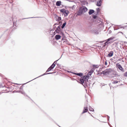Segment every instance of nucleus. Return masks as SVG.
Instances as JSON below:
<instances>
[{
  "instance_id": "f257e3e1",
  "label": "nucleus",
  "mask_w": 127,
  "mask_h": 127,
  "mask_svg": "<svg viewBox=\"0 0 127 127\" xmlns=\"http://www.w3.org/2000/svg\"><path fill=\"white\" fill-rule=\"evenodd\" d=\"M87 11V9L85 7L83 6L81 7L79 10L78 15H80L82 13H84Z\"/></svg>"
},
{
  "instance_id": "f03ea898",
  "label": "nucleus",
  "mask_w": 127,
  "mask_h": 127,
  "mask_svg": "<svg viewBox=\"0 0 127 127\" xmlns=\"http://www.w3.org/2000/svg\"><path fill=\"white\" fill-rule=\"evenodd\" d=\"M88 77L87 76H84L81 77L80 79V83L83 84L85 81H88Z\"/></svg>"
},
{
  "instance_id": "7ed1b4c3",
  "label": "nucleus",
  "mask_w": 127,
  "mask_h": 127,
  "mask_svg": "<svg viewBox=\"0 0 127 127\" xmlns=\"http://www.w3.org/2000/svg\"><path fill=\"white\" fill-rule=\"evenodd\" d=\"M60 11L64 15V16H66L68 15V10L64 9H63L61 10Z\"/></svg>"
},
{
  "instance_id": "20e7f679",
  "label": "nucleus",
  "mask_w": 127,
  "mask_h": 127,
  "mask_svg": "<svg viewBox=\"0 0 127 127\" xmlns=\"http://www.w3.org/2000/svg\"><path fill=\"white\" fill-rule=\"evenodd\" d=\"M116 66L117 67L122 71L123 72L124 71L123 68L122 67L121 65L119 64V63L116 64Z\"/></svg>"
},
{
  "instance_id": "39448f33",
  "label": "nucleus",
  "mask_w": 127,
  "mask_h": 127,
  "mask_svg": "<svg viewBox=\"0 0 127 127\" xmlns=\"http://www.w3.org/2000/svg\"><path fill=\"white\" fill-rule=\"evenodd\" d=\"M55 62L52 64V65L47 69V72H48L52 69L55 66V64H54Z\"/></svg>"
},
{
  "instance_id": "423d86ee",
  "label": "nucleus",
  "mask_w": 127,
  "mask_h": 127,
  "mask_svg": "<svg viewBox=\"0 0 127 127\" xmlns=\"http://www.w3.org/2000/svg\"><path fill=\"white\" fill-rule=\"evenodd\" d=\"M95 69L94 68H92L90 71L89 72L88 74L89 75H91L92 74L93 72Z\"/></svg>"
},
{
  "instance_id": "0eeeda50",
  "label": "nucleus",
  "mask_w": 127,
  "mask_h": 127,
  "mask_svg": "<svg viewBox=\"0 0 127 127\" xmlns=\"http://www.w3.org/2000/svg\"><path fill=\"white\" fill-rule=\"evenodd\" d=\"M88 110V107H85L84 108V110L82 113V114L85 113L87 112Z\"/></svg>"
},
{
  "instance_id": "6e6552de",
  "label": "nucleus",
  "mask_w": 127,
  "mask_h": 127,
  "mask_svg": "<svg viewBox=\"0 0 127 127\" xmlns=\"http://www.w3.org/2000/svg\"><path fill=\"white\" fill-rule=\"evenodd\" d=\"M101 0H100L97 1L96 5L98 6H101Z\"/></svg>"
},
{
  "instance_id": "1a4fd4ad",
  "label": "nucleus",
  "mask_w": 127,
  "mask_h": 127,
  "mask_svg": "<svg viewBox=\"0 0 127 127\" xmlns=\"http://www.w3.org/2000/svg\"><path fill=\"white\" fill-rule=\"evenodd\" d=\"M61 36L60 35H57L55 36V39L56 40H58L60 39L61 38Z\"/></svg>"
},
{
  "instance_id": "9d476101",
  "label": "nucleus",
  "mask_w": 127,
  "mask_h": 127,
  "mask_svg": "<svg viewBox=\"0 0 127 127\" xmlns=\"http://www.w3.org/2000/svg\"><path fill=\"white\" fill-rule=\"evenodd\" d=\"M113 51H111L109 53L108 55L109 57H110L113 56Z\"/></svg>"
},
{
  "instance_id": "9b49d317",
  "label": "nucleus",
  "mask_w": 127,
  "mask_h": 127,
  "mask_svg": "<svg viewBox=\"0 0 127 127\" xmlns=\"http://www.w3.org/2000/svg\"><path fill=\"white\" fill-rule=\"evenodd\" d=\"M61 1H57L56 3V5L58 6H60L61 5Z\"/></svg>"
},
{
  "instance_id": "f8f14e48",
  "label": "nucleus",
  "mask_w": 127,
  "mask_h": 127,
  "mask_svg": "<svg viewBox=\"0 0 127 127\" xmlns=\"http://www.w3.org/2000/svg\"><path fill=\"white\" fill-rule=\"evenodd\" d=\"M94 11L93 10H90L89 12V15H91L94 12Z\"/></svg>"
},
{
  "instance_id": "ddd939ff",
  "label": "nucleus",
  "mask_w": 127,
  "mask_h": 127,
  "mask_svg": "<svg viewBox=\"0 0 127 127\" xmlns=\"http://www.w3.org/2000/svg\"><path fill=\"white\" fill-rule=\"evenodd\" d=\"M102 73L104 75H106L108 73L107 71L106 70L104 71H103L102 72Z\"/></svg>"
},
{
  "instance_id": "4468645a",
  "label": "nucleus",
  "mask_w": 127,
  "mask_h": 127,
  "mask_svg": "<svg viewBox=\"0 0 127 127\" xmlns=\"http://www.w3.org/2000/svg\"><path fill=\"white\" fill-rule=\"evenodd\" d=\"M75 74L79 76H82L83 74L82 73H75Z\"/></svg>"
},
{
  "instance_id": "2eb2a0df",
  "label": "nucleus",
  "mask_w": 127,
  "mask_h": 127,
  "mask_svg": "<svg viewBox=\"0 0 127 127\" xmlns=\"http://www.w3.org/2000/svg\"><path fill=\"white\" fill-rule=\"evenodd\" d=\"M118 81H113V82H112V83L113 84H116L118 83Z\"/></svg>"
},
{
  "instance_id": "dca6fc26",
  "label": "nucleus",
  "mask_w": 127,
  "mask_h": 127,
  "mask_svg": "<svg viewBox=\"0 0 127 127\" xmlns=\"http://www.w3.org/2000/svg\"><path fill=\"white\" fill-rule=\"evenodd\" d=\"M89 109L90 111H94V109L91 107L89 108Z\"/></svg>"
},
{
  "instance_id": "f3484780",
  "label": "nucleus",
  "mask_w": 127,
  "mask_h": 127,
  "mask_svg": "<svg viewBox=\"0 0 127 127\" xmlns=\"http://www.w3.org/2000/svg\"><path fill=\"white\" fill-rule=\"evenodd\" d=\"M66 25V23L65 22L63 23V25H62V28H63Z\"/></svg>"
},
{
  "instance_id": "a211bd4d",
  "label": "nucleus",
  "mask_w": 127,
  "mask_h": 127,
  "mask_svg": "<svg viewBox=\"0 0 127 127\" xmlns=\"http://www.w3.org/2000/svg\"><path fill=\"white\" fill-rule=\"evenodd\" d=\"M113 38L112 37H111L109 38L107 40V41H110L111 40L113 39Z\"/></svg>"
},
{
  "instance_id": "6ab92c4d",
  "label": "nucleus",
  "mask_w": 127,
  "mask_h": 127,
  "mask_svg": "<svg viewBox=\"0 0 127 127\" xmlns=\"http://www.w3.org/2000/svg\"><path fill=\"white\" fill-rule=\"evenodd\" d=\"M108 41H106L104 43V45H103V47H105L106 45H107L108 43Z\"/></svg>"
},
{
  "instance_id": "aec40b11",
  "label": "nucleus",
  "mask_w": 127,
  "mask_h": 127,
  "mask_svg": "<svg viewBox=\"0 0 127 127\" xmlns=\"http://www.w3.org/2000/svg\"><path fill=\"white\" fill-rule=\"evenodd\" d=\"M124 76L126 77H127V71L124 74Z\"/></svg>"
},
{
  "instance_id": "412c9836",
  "label": "nucleus",
  "mask_w": 127,
  "mask_h": 127,
  "mask_svg": "<svg viewBox=\"0 0 127 127\" xmlns=\"http://www.w3.org/2000/svg\"><path fill=\"white\" fill-rule=\"evenodd\" d=\"M96 9L97 12H99V8H97Z\"/></svg>"
},
{
  "instance_id": "4be33fe9",
  "label": "nucleus",
  "mask_w": 127,
  "mask_h": 127,
  "mask_svg": "<svg viewBox=\"0 0 127 127\" xmlns=\"http://www.w3.org/2000/svg\"><path fill=\"white\" fill-rule=\"evenodd\" d=\"M96 16H93V18H94V19H95L96 18Z\"/></svg>"
},
{
  "instance_id": "5701e85b",
  "label": "nucleus",
  "mask_w": 127,
  "mask_h": 127,
  "mask_svg": "<svg viewBox=\"0 0 127 127\" xmlns=\"http://www.w3.org/2000/svg\"><path fill=\"white\" fill-rule=\"evenodd\" d=\"M61 20V18L60 17H59L58 18V20Z\"/></svg>"
},
{
  "instance_id": "b1692460",
  "label": "nucleus",
  "mask_w": 127,
  "mask_h": 127,
  "mask_svg": "<svg viewBox=\"0 0 127 127\" xmlns=\"http://www.w3.org/2000/svg\"><path fill=\"white\" fill-rule=\"evenodd\" d=\"M105 65H107V63L106 61H105Z\"/></svg>"
},
{
  "instance_id": "393cba45",
  "label": "nucleus",
  "mask_w": 127,
  "mask_h": 127,
  "mask_svg": "<svg viewBox=\"0 0 127 127\" xmlns=\"http://www.w3.org/2000/svg\"><path fill=\"white\" fill-rule=\"evenodd\" d=\"M93 66H94L96 68H97V67H96V66L94 65Z\"/></svg>"
}]
</instances>
